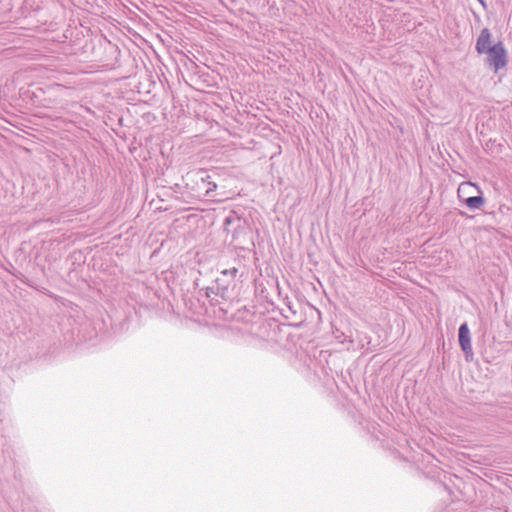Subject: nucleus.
I'll use <instances>...</instances> for the list:
<instances>
[{
  "instance_id": "obj_1",
  "label": "nucleus",
  "mask_w": 512,
  "mask_h": 512,
  "mask_svg": "<svg viewBox=\"0 0 512 512\" xmlns=\"http://www.w3.org/2000/svg\"><path fill=\"white\" fill-rule=\"evenodd\" d=\"M484 54L487 55L486 62L489 66H491L494 72H498L500 69L504 68L507 63V51L501 41L493 44V47L489 49L488 52Z\"/></svg>"
},
{
  "instance_id": "obj_2",
  "label": "nucleus",
  "mask_w": 512,
  "mask_h": 512,
  "mask_svg": "<svg viewBox=\"0 0 512 512\" xmlns=\"http://www.w3.org/2000/svg\"><path fill=\"white\" fill-rule=\"evenodd\" d=\"M193 181L196 183L199 189L205 191V196L213 197V192L217 189V184L211 180V175L205 170H198L193 175Z\"/></svg>"
},
{
  "instance_id": "obj_3",
  "label": "nucleus",
  "mask_w": 512,
  "mask_h": 512,
  "mask_svg": "<svg viewBox=\"0 0 512 512\" xmlns=\"http://www.w3.org/2000/svg\"><path fill=\"white\" fill-rule=\"evenodd\" d=\"M458 338L460 347L464 352L466 361H471L473 359L474 354L471 345L470 330L467 323H463L460 325Z\"/></svg>"
},
{
  "instance_id": "obj_4",
  "label": "nucleus",
  "mask_w": 512,
  "mask_h": 512,
  "mask_svg": "<svg viewBox=\"0 0 512 512\" xmlns=\"http://www.w3.org/2000/svg\"><path fill=\"white\" fill-rule=\"evenodd\" d=\"M245 224L244 220H242L237 214L233 213L225 218L224 230L230 232L232 228V239L236 240L240 233L245 229Z\"/></svg>"
},
{
  "instance_id": "obj_5",
  "label": "nucleus",
  "mask_w": 512,
  "mask_h": 512,
  "mask_svg": "<svg viewBox=\"0 0 512 512\" xmlns=\"http://www.w3.org/2000/svg\"><path fill=\"white\" fill-rule=\"evenodd\" d=\"M492 47V33L488 28H483L477 38L475 49L479 54H484Z\"/></svg>"
},
{
  "instance_id": "obj_6",
  "label": "nucleus",
  "mask_w": 512,
  "mask_h": 512,
  "mask_svg": "<svg viewBox=\"0 0 512 512\" xmlns=\"http://www.w3.org/2000/svg\"><path fill=\"white\" fill-rule=\"evenodd\" d=\"M217 287H208L206 288L205 295L207 298H212L213 295H220L222 298L225 297V294L227 292V286L228 283H225V281L221 278H218L216 280Z\"/></svg>"
},
{
  "instance_id": "obj_7",
  "label": "nucleus",
  "mask_w": 512,
  "mask_h": 512,
  "mask_svg": "<svg viewBox=\"0 0 512 512\" xmlns=\"http://www.w3.org/2000/svg\"><path fill=\"white\" fill-rule=\"evenodd\" d=\"M464 201L472 210L479 209L484 204V198L482 196H471L466 198Z\"/></svg>"
},
{
  "instance_id": "obj_8",
  "label": "nucleus",
  "mask_w": 512,
  "mask_h": 512,
  "mask_svg": "<svg viewBox=\"0 0 512 512\" xmlns=\"http://www.w3.org/2000/svg\"><path fill=\"white\" fill-rule=\"evenodd\" d=\"M237 272H238L237 268L233 267L231 269H226V270L222 271V275L229 276L232 279H234L237 275Z\"/></svg>"
},
{
  "instance_id": "obj_9",
  "label": "nucleus",
  "mask_w": 512,
  "mask_h": 512,
  "mask_svg": "<svg viewBox=\"0 0 512 512\" xmlns=\"http://www.w3.org/2000/svg\"><path fill=\"white\" fill-rule=\"evenodd\" d=\"M464 189H465V186H463V185H461V186L459 187V189H458V195H459V197H461V193L464 191Z\"/></svg>"
},
{
  "instance_id": "obj_10",
  "label": "nucleus",
  "mask_w": 512,
  "mask_h": 512,
  "mask_svg": "<svg viewBox=\"0 0 512 512\" xmlns=\"http://www.w3.org/2000/svg\"><path fill=\"white\" fill-rule=\"evenodd\" d=\"M478 2L482 5V7H483L484 9H486V8H487V4H486V2H485L484 0H478Z\"/></svg>"
}]
</instances>
